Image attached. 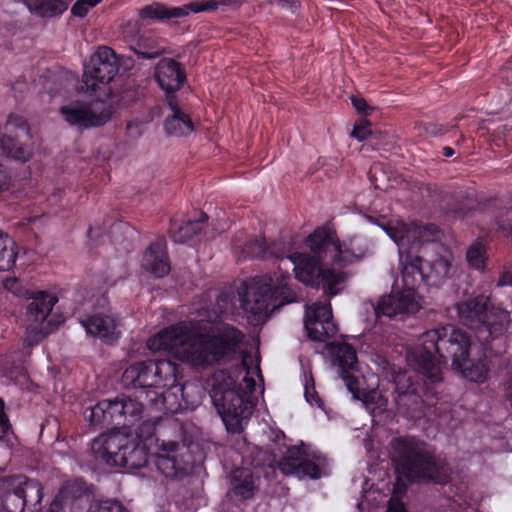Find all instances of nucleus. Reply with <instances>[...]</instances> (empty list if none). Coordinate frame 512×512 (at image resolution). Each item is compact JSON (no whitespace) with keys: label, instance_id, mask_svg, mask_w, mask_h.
Listing matches in <instances>:
<instances>
[{"label":"nucleus","instance_id":"obj_14","mask_svg":"<svg viewBox=\"0 0 512 512\" xmlns=\"http://www.w3.org/2000/svg\"><path fill=\"white\" fill-rule=\"evenodd\" d=\"M156 446L155 464L164 476L177 478L188 473L191 461L187 446L164 439H157Z\"/></svg>","mask_w":512,"mask_h":512},{"label":"nucleus","instance_id":"obj_9","mask_svg":"<svg viewBox=\"0 0 512 512\" xmlns=\"http://www.w3.org/2000/svg\"><path fill=\"white\" fill-rule=\"evenodd\" d=\"M411 255L405 258L402 270L403 289L392 291L388 296L382 297L374 308L377 317L402 318L414 314L421 308V298L415 292L417 286L423 282V272L418 261H412Z\"/></svg>","mask_w":512,"mask_h":512},{"label":"nucleus","instance_id":"obj_47","mask_svg":"<svg viewBox=\"0 0 512 512\" xmlns=\"http://www.w3.org/2000/svg\"><path fill=\"white\" fill-rule=\"evenodd\" d=\"M11 182L10 175L5 167L0 164V192L9 188Z\"/></svg>","mask_w":512,"mask_h":512},{"label":"nucleus","instance_id":"obj_5","mask_svg":"<svg viewBox=\"0 0 512 512\" xmlns=\"http://www.w3.org/2000/svg\"><path fill=\"white\" fill-rule=\"evenodd\" d=\"M380 226L398 246L403 267L408 255H411L412 261L417 259L423 272V281L426 279L432 285H439L455 274L456 266L452 255L446 253L427 258L428 252L436 246L434 241L438 230L434 225L418 226L396 220Z\"/></svg>","mask_w":512,"mask_h":512},{"label":"nucleus","instance_id":"obj_46","mask_svg":"<svg viewBox=\"0 0 512 512\" xmlns=\"http://www.w3.org/2000/svg\"><path fill=\"white\" fill-rule=\"evenodd\" d=\"M8 418L4 413V403L0 399V438L9 430Z\"/></svg>","mask_w":512,"mask_h":512},{"label":"nucleus","instance_id":"obj_50","mask_svg":"<svg viewBox=\"0 0 512 512\" xmlns=\"http://www.w3.org/2000/svg\"><path fill=\"white\" fill-rule=\"evenodd\" d=\"M279 2H281L282 5L285 7L294 8V7H296L298 1L297 0H279Z\"/></svg>","mask_w":512,"mask_h":512},{"label":"nucleus","instance_id":"obj_42","mask_svg":"<svg viewBox=\"0 0 512 512\" xmlns=\"http://www.w3.org/2000/svg\"><path fill=\"white\" fill-rule=\"evenodd\" d=\"M4 287L6 290L12 292L18 297H26L28 291L18 282L16 278H8L4 281Z\"/></svg>","mask_w":512,"mask_h":512},{"label":"nucleus","instance_id":"obj_6","mask_svg":"<svg viewBox=\"0 0 512 512\" xmlns=\"http://www.w3.org/2000/svg\"><path fill=\"white\" fill-rule=\"evenodd\" d=\"M391 458L399 474L393 496L388 502L387 512H406L399 495L405 491L408 481L431 480L445 483L449 478V469L437 462L425 443L414 438H395L390 443Z\"/></svg>","mask_w":512,"mask_h":512},{"label":"nucleus","instance_id":"obj_48","mask_svg":"<svg viewBox=\"0 0 512 512\" xmlns=\"http://www.w3.org/2000/svg\"><path fill=\"white\" fill-rule=\"evenodd\" d=\"M497 287L512 286V271H504L501 273L497 283Z\"/></svg>","mask_w":512,"mask_h":512},{"label":"nucleus","instance_id":"obj_28","mask_svg":"<svg viewBox=\"0 0 512 512\" xmlns=\"http://www.w3.org/2000/svg\"><path fill=\"white\" fill-rule=\"evenodd\" d=\"M150 369L152 370L154 387H174L178 378V367L170 360L150 361Z\"/></svg>","mask_w":512,"mask_h":512},{"label":"nucleus","instance_id":"obj_29","mask_svg":"<svg viewBox=\"0 0 512 512\" xmlns=\"http://www.w3.org/2000/svg\"><path fill=\"white\" fill-rule=\"evenodd\" d=\"M18 486L14 489V495L21 500L22 505H37L43 496V487L40 482L34 479L18 477Z\"/></svg>","mask_w":512,"mask_h":512},{"label":"nucleus","instance_id":"obj_8","mask_svg":"<svg viewBox=\"0 0 512 512\" xmlns=\"http://www.w3.org/2000/svg\"><path fill=\"white\" fill-rule=\"evenodd\" d=\"M96 461L111 467L138 469L147 464V453L139 441L125 433L115 431L101 434L91 444Z\"/></svg>","mask_w":512,"mask_h":512},{"label":"nucleus","instance_id":"obj_21","mask_svg":"<svg viewBox=\"0 0 512 512\" xmlns=\"http://www.w3.org/2000/svg\"><path fill=\"white\" fill-rule=\"evenodd\" d=\"M142 266L155 277H163L169 272L170 264L164 238L157 239L149 246L144 253Z\"/></svg>","mask_w":512,"mask_h":512},{"label":"nucleus","instance_id":"obj_17","mask_svg":"<svg viewBox=\"0 0 512 512\" xmlns=\"http://www.w3.org/2000/svg\"><path fill=\"white\" fill-rule=\"evenodd\" d=\"M233 0H205L202 2H191L182 7H167L165 5L154 3L141 10V17L151 19H170L182 18L189 15L190 12L198 13L202 11L216 10L221 5H228Z\"/></svg>","mask_w":512,"mask_h":512},{"label":"nucleus","instance_id":"obj_12","mask_svg":"<svg viewBox=\"0 0 512 512\" xmlns=\"http://www.w3.org/2000/svg\"><path fill=\"white\" fill-rule=\"evenodd\" d=\"M60 112L67 123L80 128L103 125L112 115L111 106L100 100L71 102L61 107Z\"/></svg>","mask_w":512,"mask_h":512},{"label":"nucleus","instance_id":"obj_24","mask_svg":"<svg viewBox=\"0 0 512 512\" xmlns=\"http://www.w3.org/2000/svg\"><path fill=\"white\" fill-rule=\"evenodd\" d=\"M339 240L335 234L326 229L318 228L306 238V245L310 248L314 256L323 258L329 255L334 262Z\"/></svg>","mask_w":512,"mask_h":512},{"label":"nucleus","instance_id":"obj_13","mask_svg":"<svg viewBox=\"0 0 512 512\" xmlns=\"http://www.w3.org/2000/svg\"><path fill=\"white\" fill-rule=\"evenodd\" d=\"M118 60L112 49L100 47L85 66L83 83L87 90L96 92L108 84L118 72Z\"/></svg>","mask_w":512,"mask_h":512},{"label":"nucleus","instance_id":"obj_20","mask_svg":"<svg viewBox=\"0 0 512 512\" xmlns=\"http://www.w3.org/2000/svg\"><path fill=\"white\" fill-rule=\"evenodd\" d=\"M373 254V243L368 238L355 235L338 242L334 264L341 268L357 263Z\"/></svg>","mask_w":512,"mask_h":512},{"label":"nucleus","instance_id":"obj_10","mask_svg":"<svg viewBox=\"0 0 512 512\" xmlns=\"http://www.w3.org/2000/svg\"><path fill=\"white\" fill-rule=\"evenodd\" d=\"M93 495L81 480L66 483L50 506V512H128L114 500L91 504Z\"/></svg>","mask_w":512,"mask_h":512},{"label":"nucleus","instance_id":"obj_40","mask_svg":"<svg viewBox=\"0 0 512 512\" xmlns=\"http://www.w3.org/2000/svg\"><path fill=\"white\" fill-rule=\"evenodd\" d=\"M102 0H77L71 8L74 16L84 17L88 11Z\"/></svg>","mask_w":512,"mask_h":512},{"label":"nucleus","instance_id":"obj_31","mask_svg":"<svg viewBox=\"0 0 512 512\" xmlns=\"http://www.w3.org/2000/svg\"><path fill=\"white\" fill-rule=\"evenodd\" d=\"M208 219L203 212L196 220H189L182 224H173L170 229L171 237L176 243H185L191 240L202 229V223Z\"/></svg>","mask_w":512,"mask_h":512},{"label":"nucleus","instance_id":"obj_23","mask_svg":"<svg viewBox=\"0 0 512 512\" xmlns=\"http://www.w3.org/2000/svg\"><path fill=\"white\" fill-rule=\"evenodd\" d=\"M170 114L165 121V130L172 136H187L194 130V122L190 116L179 106L174 96L167 97Z\"/></svg>","mask_w":512,"mask_h":512},{"label":"nucleus","instance_id":"obj_43","mask_svg":"<svg viewBox=\"0 0 512 512\" xmlns=\"http://www.w3.org/2000/svg\"><path fill=\"white\" fill-rule=\"evenodd\" d=\"M109 422L114 421L117 418L123 417V405L121 398L115 400H109V407L107 409Z\"/></svg>","mask_w":512,"mask_h":512},{"label":"nucleus","instance_id":"obj_41","mask_svg":"<svg viewBox=\"0 0 512 512\" xmlns=\"http://www.w3.org/2000/svg\"><path fill=\"white\" fill-rule=\"evenodd\" d=\"M304 396H305V399L306 401L310 404V405H316V406H321V399L319 398L315 388H314V384H313V380L312 379H308L306 376H305V383H304Z\"/></svg>","mask_w":512,"mask_h":512},{"label":"nucleus","instance_id":"obj_37","mask_svg":"<svg viewBox=\"0 0 512 512\" xmlns=\"http://www.w3.org/2000/svg\"><path fill=\"white\" fill-rule=\"evenodd\" d=\"M366 408L372 415L380 414L386 410L387 400L379 391L373 390L364 398Z\"/></svg>","mask_w":512,"mask_h":512},{"label":"nucleus","instance_id":"obj_55","mask_svg":"<svg viewBox=\"0 0 512 512\" xmlns=\"http://www.w3.org/2000/svg\"><path fill=\"white\" fill-rule=\"evenodd\" d=\"M220 301H224V298H223V297H220L219 302H220Z\"/></svg>","mask_w":512,"mask_h":512},{"label":"nucleus","instance_id":"obj_54","mask_svg":"<svg viewBox=\"0 0 512 512\" xmlns=\"http://www.w3.org/2000/svg\"><path fill=\"white\" fill-rule=\"evenodd\" d=\"M428 132H429V133H432V134L436 133V131H435V130H431V131H430V130H428Z\"/></svg>","mask_w":512,"mask_h":512},{"label":"nucleus","instance_id":"obj_53","mask_svg":"<svg viewBox=\"0 0 512 512\" xmlns=\"http://www.w3.org/2000/svg\"><path fill=\"white\" fill-rule=\"evenodd\" d=\"M133 129V125H128V130L131 131Z\"/></svg>","mask_w":512,"mask_h":512},{"label":"nucleus","instance_id":"obj_11","mask_svg":"<svg viewBox=\"0 0 512 512\" xmlns=\"http://www.w3.org/2000/svg\"><path fill=\"white\" fill-rule=\"evenodd\" d=\"M278 467L283 474L299 480H316L328 474L327 458L303 443L289 447Z\"/></svg>","mask_w":512,"mask_h":512},{"label":"nucleus","instance_id":"obj_2","mask_svg":"<svg viewBox=\"0 0 512 512\" xmlns=\"http://www.w3.org/2000/svg\"><path fill=\"white\" fill-rule=\"evenodd\" d=\"M243 337L228 324L183 321L150 337L147 347L153 352L166 351L195 367H208L235 353Z\"/></svg>","mask_w":512,"mask_h":512},{"label":"nucleus","instance_id":"obj_39","mask_svg":"<svg viewBox=\"0 0 512 512\" xmlns=\"http://www.w3.org/2000/svg\"><path fill=\"white\" fill-rule=\"evenodd\" d=\"M109 407V400H102L97 403L95 406L91 407L90 414L87 416L90 423L93 425L108 423V412L107 409Z\"/></svg>","mask_w":512,"mask_h":512},{"label":"nucleus","instance_id":"obj_22","mask_svg":"<svg viewBox=\"0 0 512 512\" xmlns=\"http://www.w3.org/2000/svg\"><path fill=\"white\" fill-rule=\"evenodd\" d=\"M155 78L159 86L169 94L181 87L185 75L175 60L164 58L156 66Z\"/></svg>","mask_w":512,"mask_h":512},{"label":"nucleus","instance_id":"obj_30","mask_svg":"<svg viewBox=\"0 0 512 512\" xmlns=\"http://www.w3.org/2000/svg\"><path fill=\"white\" fill-rule=\"evenodd\" d=\"M24 3L31 13L43 18L59 16L68 8L63 0H24Z\"/></svg>","mask_w":512,"mask_h":512},{"label":"nucleus","instance_id":"obj_18","mask_svg":"<svg viewBox=\"0 0 512 512\" xmlns=\"http://www.w3.org/2000/svg\"><path fill=\"white\" fill-rule=\"evenodd\" d=\"M382 377L393 383L396 393L395 402L398 407L414 411L416 408L413 406L418 404L420 397L408 373L386 363Z\"/></svg>","mask_w":512,"mask_h":512},{"label":"nucleus","instance_id":"obj_7","mask_svg":"<svg viewBox=\"0 0 512 512\" xmlns=\"http://www.w3.org/2000/svg\"><path fill=\"white\" fill-rule=\"evenodd\" d=\"M456 314L464 325L476 330L479 341L502 335L510 322L509 313L501 308L489 307V298L483 295L456 303L450 314Z\"/></svg>","mask_w":512,"mask_h":512},{"label":"nucleus","instance_id":"obj_45","mask_svg":"<svg viewBox=\"0 0 512 512\" xmlns=\"http://www.w3.org/2000/svg\"><path fill=\"white\" fill-rule=\"evenodd\" d=\"M371 134V130L369 128V124H361L355 126L353 129L351 136L358 139L359 141H364L368 138V136Z\"/></svg>","mask_w":512,"mask_h":512},{"label":"nucleus","instance_id":"obj_25","mask_svg":"<svg viewBox=\"0 0 512 512\" xmlns=\"http://www.w3.org/2000/svg\"><path fill=\"white\" fill-rule=\"evenodd\" d=\"M81 325L88 334L108 342L118 337L117 321L110 315L95 314L87 319L81 320Z\"/></svg>","mask_w":512,"mask_h":512},{"label":"nucleus","instance_id":"obj_32","mask_svg":"<svg viewBox=\"0 0 512 512\" xmlns=\"http://www.w3.org/2000/svg\"><path fill=\"white\" fill-rule=\"evenodd\" d=\"M0 153L25 162L31 157L32 150L27 145L19 144L10 136L0 135Z\"/></svg>","mask_w":512,"mask_h":512},{"label":"nucleus","instance_id":"obj_1","mask_svg":"<svg viewBox=\"0 0 512 512\" xmlns=\"http://www.w3.org/2000/svg\"><path fill=\"white\" fill-rule=\"evenodd\" d=\"M242 255L244 258L274 257L279 263V272L254 277L245 285L243 292H240L241 307L253 325L264 323L275 308L294 300L290 297L291 291L288 288V270L291 266L298 281L311 287L322 286L329 296H335L342 291L348 278L342 269L321 266V258L294 252L289 244L280 240L267 245L264 239L255 238L246 244Z\"/></svg>","mask_w":512,"mask_h":512},{"label":"nucleus","instance_id":"obj_35","mask_svg":"<svg viewBox=\"0 0 512 512\" xmlns=\"http://www.w3.org/2000/svg\"><path fill=\"white\" fill-rule=\"evenodd\" d=\"M466 259L470 267L483 270L487 260L486 250L481 242H474L466 252Z\"/></svg>","mask_w":512,"mask_h":512},{"label":"nucleus","instance_id":"obj_38","mask_svg":"<svg viewBox=\"0 0 512 512\" xmlns=\"http://www.w3.org/2000/svg\"><path fill=\"white\" fill-rule=\"evenodd\" d=\"M5 131L11 134L15 133L17 138H20L21 136H28L29 134L27 122L22 116L18 115L9 116L5 125Z\"/></svg>","mask_w":512,"mask_h":512},{"label":"nucleus","instance_id":"obj_49","mask_svg":"<svg viewBox=\"0 0 512 512\" xmlns=\"http://www.w3.org/2000/svg\"><path fill=\"white\" fill-rule=\"evenodd\" d=\"M502 228H512V208L506 212V220L500 224Z\"/></svg>","mask_w":512,"mask_h":512},{"label":"nucleus","instance_id":"obj_3","mask_svg":"<svg viewBox=\"0 0 512 512\" xmlns=\"http://www.w3.org/2000/svg\"><path fill=\"white\" fill-rule=\"evenodd\" d=\"M469 337L454 325L447 324L426 331L418 343L408 348L407 362L431 384L442 381L441 359L445 353L452 358V368L469 381L482 383L488 369L483 360L469 359Z\"/></svg>","mask_w":512,"mask_h":512},{"label":"nucleus","instance_id":"obj_15","mask_svg":"<svg viewBox=\"0 0 512 512\" xmlns=\"http://www.w3.org/2000/svg\"><path fill=\"white\" fill-rule=\"evenodd\" d=\"M328 348L333 356V364L337 368L339 376L344 381L348 391L358 398L361 389L355 350L345 342L330 343Z\"/></svg>","mask_w":512,"mask_h":512},{"label":"nucleus","instance_id":"obj_51","mask_svg":"<svg viewBox=\"0 0 512 512\" xmlns=\"http://www.w3.org/2000/svg\"><path fill=\"white\" fill-rule=\"evenodd\" d=\"M454 154V150L451 147H444L443 148V155L446 157H450Z\"/></svg>","mask_w":512,"mask_h":512},{"label":"nucleus","instance_id":"obj_34","mask_svg":"<svg viewBox=\"0 0 512 512\" xmlns=\"http://www.w3.org/2000/svg\"><path fill=\"white\" fill-rule=\"evenodd\" d=\"M16 244L7 234L0 232V271L10 270L16 260Z\"/></svg>","mask_w":512,"mask_h":512},{"label":"nucleus","instance_id":"obj_16","mask_svg":"<svg viewBox=\"0 0 512 512\" xmlns=\"http://www.w3.org/2000/svg\"><path fill=\"white\" fill-rule=\"evenodd\" d=\"M304 325L309 338L314 341L323 342L337 332L330 304L317 302L307 306Z\"/></svg>","mask_w":512,"mask_h":512},{"label":"nucleus","instance_id":"obj_52","mask_svg":"<svg viewBox=\"0 0 512 512\" xmlns=\"http://www.w3.org/2000/svg\"><path fill=\"white\" fill-rule=\"evenodd\" d=\"M144 426L148 428L149 432L154 430V426L150 422L144 423Z\"/></svg>","mask_w":512,"mask_h":512},{"label":"nucleus","instance_id":"obj_4","mask_svg":"<svg viewBox=\"0 0 512 512\" xmlns=\"http://www.w3.org/2000/svg\"><path fill=\"white\" fill-rule=\"evenodd\" d=\"M259 363L249 355L230 370L217 371L212 378L210 396L229 432L239 433L249 420L258 396L263 393Z\"/></svg>","mask_w":512,"mask_h":512},{"label":"nucleus","instance_id":"obj_36","mask_svg":"<svg viewBox=\"0 0 512 512\" xmlns=\"http://www.w3.org/2000/svg\"><path fill=\"white\" fill-rule=\"evenodd\" d=\"M122 405H123V418L130 425H133L136 421L140 419V415L143 411V406L140 402L127 398L121 397Z\"/></svg>","mask_w":512,"mask_h":512},{"label":"nucleus","instance_id":"obj_27","mask_svg":"<svg viewBox=\"0 0 512 512\" xmlns=\"http://www.w3.org/2000/svg\"><path fill=\"white\" fill-rule=\"evenodd\" d=\"M152 370L150 369V361L140 362L128 367L122 376L124 385L128 387H154Z\"/></svg>","mask_w":512,"mask_h":512},{"label":"nucleus","instance_id":"obj_26","mask_svg":"<svg viewBox=\"0 0 512 512\" xmlns=\"http://www.w3.org/2000/svg\"><path fill=\"white\" fill-rule=\"evenodd\" d=\"M230 483L231 487L228 494L240 500L251 498L257 489L253 474L251 470L247 468H237L233 470Z\"/></svg>","mask_w":512,"mask_h":512},{"label":"nucleus","instance_id":"obj_33","mask_svg":"<svg viewBox=\"0 0 512 512\" xmlns=\"http://www.w3.org/2000/svg\"><path fill=\"white\" fill-rule=\"evenodd\" d=\"M131 49L143 59H154L164 52V47L151 36H140Z\"/></svg>","mask_w":512,"mask_h":512},{"label":"nucleus","instance_id":"obj_44","mask_svg":"<svg viewBox=\"0 0 512 512\" xmlns=\"http://www.w3.org/2000/svg\"><path fill=\"white\" fill-rule=\"evenodd\" d=\"M351 102L355 109L361 114L368 115L373 110V108L367 104L366 100L361 97L351 96Z\"/></svg>","mask_w":512,"mask_h":512},{"label":"nucleus","instance_id":"obj_19","mask_svg":"<svg viewBox=\"0 0 512 512\" xmlns=\"http://www.w3.org/2000/svg\"><path fill=\"white\" fill-rule=\"evenodd\" d=\"M57 299L52 294L38 292L31 297L27 307V328L37 334H47L50 331V320H47Z\"/></svg>","mask_w":512,"mask_h":512}]
</instances>
